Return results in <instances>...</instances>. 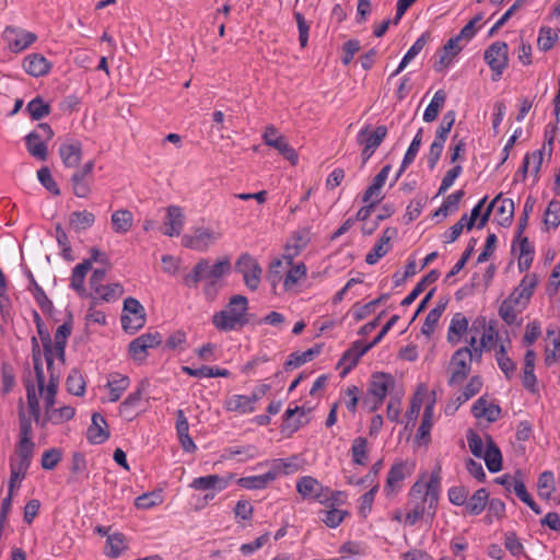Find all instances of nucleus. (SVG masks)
<instances>
[{
	"label": "nucleus",
	"mask_w": 560,
	"mask_h": 560,
	"mask_svg": "<svg viewBox=\"0 0 560 560\" xmlns=\"http://www.w3.org/2000/svg\"><path fill=\"white\" fill-rule=\"evenodd\" d=\"M248 301L241 294L231 296L228 305L212 316V324L219 331L238 330L249 323Z\"/></svg>",
	"instance_id": "1"
},
{
	"label": "nucleus",
	"mask_w": 560,
	"mask_h": 560,
	"mask_svg": "<svg viewBox=\"0 0 560 560\" xmlns=\"http://www.w3.org/2000/svg\"><path fill=\"white\" fill-rule=\"evenodd\" d=\"M230 270L231 260L229 257L218 260L212 266H210L208 259L202 258L194 266L192 270L184 277L183 282L188 288H197L198 283L205 279L208 281L205 287V291L208 293L209 290L214 287L215 281L230 272Z\"/></svg>",
	"instance_id": "2"
},
{
	"label": "nucleus",
	"mask_w": 560,
	"mask_h": 560,
	"mask_svg": "<svg viewBox=\"0 0 560 560\" xmlns=\"http://www.w3.org/2000/svg\"><path fill=\"white\" fill-rule=\"evenodd\" d=\"M38 130L31 131L25 138V144L27 152L39 161H46L48 159L47 142L54 138V130L51 127L42 122L37 126Z\"/></svg>",
	"instance_id": "3"
},
{
	"label": "nucleus",
	"mask_w": 560,
	"mask_h": 560,
	"mask_svg": "<svg viewBox=\"0 0 560 560\" xmlns=\"http://www.w3.org/2000/svg\"><path fill=\"white\" fill-rule=\"evenodd\" d=\"M120 320L126 332L135 334L145 325V310L137 299L129 296L124 301Z\"/></svg>",
	"instance_id": "4"
},
{
	"label": "nucleus",
	"mask_w": 560,
	"mask_h": 560,
	"mask_svg": "<svg viewBox=\"0 0 560 560\" xmlns=\"http://www.w3.org/2000/svg\"><path fill=\"white\" fill-rule=\"evenodd\" d=\"M409 512L406 514L405 522L413 526L418 521L425 520L432 523L438 508V501L429 495L420 500L408 501Z\"/></svg>",
	"instance_id": "5"
},
{
	"label": "nucleus",
	"mask_w": 560,
	"mask_h": 560,
	"mask_svg": "<svg viewBox=\"0 0 560 560\" xmlns=\"http://www.w3.org/2000/svg\"><path fill=\"white\" fill-rule=\"evenodd\" d=\"M235 270L243 276L244 283L249 290L258 289L262 269L252 255L242 254L235 262Z\"/></svg>",
	"instance_id": "6"
},
{
	"label": "nucleus",
	"mask_w": 560,
	"mask_h": 560,
	"mask_svg": "<svg viewBox=\"0 0 560 560\" xmlns=\"http://www.w3.org/2000/svg\"><path fill=\"white\" fill-rule=\"evenodd\" d=\"M222 234L218 231H213L209 228H196L192 234H185L182 237V244L184 247L206 252L213 243L220 240Z\"/></svg>",
	"instance_id": "7"
},
{
	"label": "nucleus",
	"mask_w": 560,
	"mask_h": 560,
	"mask_svg": "<svg viewBox=\"0 0 560 560\" xmlns=\"http://www.w3.org/2000/svg\"><path fill=\"white\" fill-rule=\"evenodd\" d=\"M485 60L493 71L492 80L498 81L509 63L508 44L504 42L491 44L485 50Z\"/></svg>",
	"instance_id": "8"
},
{
	"label": "nucleus",
	"mask_w": 560,
	"mask_h": 560,
	"mask_svg": "<svg viewBox=\"0 0 560 560\" xmlns=\"http://www.w3.org/2000/svg\"><path fill=\"white\" fill-rule=\"evenodd\" d=\"M278 129L269 125L266 127L265 132L262 135L264 142L278 150V152L292 165H296L299 155L296 151L287 142L285 137L282 135H278Z\"/></svg>",
	"instance_id": "9"
},
{
	"label": "nucleus",
	"mask_w": 560,
	"mask_h": 560,
	"mask_svg": "<svg viewBox=\"0 0 560 560\" xmlns=\"http://www.w3.org/2000/svg\"><path fill=\"white\" fill-rule=\"evenodd\" d=\"M394 386V378L390 374L376 372L372 375L369 385V395L373 396V405H371V412L378 409L383 404L388 388Z\"/></svg>",
	"instance_id": "10"
},
{
	"label": "nucleus",
	"mask_w": 560,
	"mask_h": 560,
	"mask_svg": "<svg viewBox=\"0 0 560 560\" xmlns=\"http://www.w3.org/2000/svg\"><path fill=\"white\" fill-rule=\"evenodd\" d=\"M93 170L94 161L91 160L71 175L70 182L72 184L73 194L78 198H86L90 195Z\"/></svg>",
	"instance_id": "11"
},
{
	"label": "nucleus",
	"mask_w": 560,
	"mask_h": 560,
	"mask_svg": "<svg viewBox=\"0 0 560 560\" xmlns=\"http://www.w3.org/2000/svg\"><path fill=\"white\" fill-rule=\"evenodd\" d=\"M466 349L459 348L450 360L451 375L447 382L450 386L462 383L471 371V364L466 357Z\"/></svg>",
	"instance_id": "12"
},
{
	"label": "nucleus",
	"mask_w": 560,
	"mask_h": 560,
	"mask_svg": "<svg viewBox=\"0 0 560 560\" xmlns=\"http://www.w3.org/2000/svg\"><path fill=\"white\" fill-rule=\"evenodd\" d=\"M296 490L303 498L316 499L320 502L327 499L328 488H324L317 479L305 476L298 480Z\"/></svg>",
	"instance_id": "13"
},
{
	"label": "nucleus",
	"mask_w": 560,
	"mask_h": 560,
	"mask_svg": "<svg viewBox=\"0 0 560 560\" xmlns=\"http://www.w3.org/2000/svg\"><path fill=\"white\" fill-rule=\"evenodd\" d=\"M109 430L105 418L100 412L92 415V423L88 428L86 439L92 444H102L109 439Z\"/></svg>",
	"instance_id": "14"
},
{
	"label": "nucleus",
	"mask_w": 560,
	"mask_h": 560,
	"mask_svg": "<svg viewBox=\"0 0 560 560\" xmlns=\"http://www.w3.org/2000/svg\"><path fill=\"white\" fill-rule=\"evenodd\" d=\"M23 69L32 77L46 75L51 69V62L42 54H31L23 60Z\"/></svg>",
	"instance_id": "15"
},
{
	"label": "nucleus",
	"mask_w": 560,
	"mask_h": 560,
	"mask_svg": "<svg viewBox=\"0 0 560 560\" xmlns=\"http://www.w3.org/2000/svg\"><path fill=\"white\" fill-rule=\"evenodd\" d=\"M185 224V215L183 209L178 206H170L166 209L165 231L167 236H178Z\"/></svg>",
	"instance_id": "16"
},
{
	"label": "nucleus",
	"mask_w": 560,
	"mask_h": 560,
	"mask_svg": "<svg viewBox=\"0 0 560 560\" xmlns=\"http://www.w3.org/2000/svg\"><path fill=\"white\" fill-rule=\"evenodd\" d=\"M82 143L74 140L69 143H62L59 148V155L66 167H78L82 160Z\"/></svg>",
	"instance_id": "17"
},
{
	"label": "nucleus",
	"mask_w": 560,
	"mask_h": 560,
	"mask_svg": "<svg viewBox=\"0 0 560 560\" xmlns=\"http://www.w3.org/2000/svg\"><path fill=\"white\" fill-rule=\"evenodd\" d=\"M387 136V127L384 125L377 126L373 132L370 133V126L363 128L357 138L359 144L366 145L374 151L381 145Z\"/></svg>",
	"instance_id": "18"
},
{
	"label": "nucleus",
	"mask_w": 560,
	"mask_h": 560,
	"mask_svg": "<svg viewBox=\"0 0 560 560\" xmlns=\"http://www.w3.org/2000/svg\"><path fill=\"white\" fill-rule=\"evenodd\" d=\"M373 346L370 343L363 345L361 340H357L352 343L351 348H349L341 357L339 364L348 363L347 368L343 370L342 374L348 373L351 369H353L358 363L360 358L365 354L369 350H371Z\"/></svg>",
	"instance_id": "19"
},
{
	"label": "nucleus",
	"mask_w": 560,
	"mask_h": 560,
	"mask_svg": "<svg viewBox=\"0 0 560 560\" xmlns=\"http://www.w3.org/2000/svg\"><path fill=\"white\" fill-rule=\"evenodd\" d=\"M536 352L532 349L527 350L524 355V368L522 383L524 388L535 394L537 392L536 383L537 378L534 373L535 370Z\"/></svg>",
	"instance_id": "20"
},
{
	"label": "nucleus",
	"mask_w": 560,
	"mask_h": 560,
	"mask_svg": "<svg viewBox=\"0 0 560 560\" xmlns=\"http://www.w3.org/2000/svg\"><path fill=\"white\" fill-rule=\"evenodd\" d=\"M537 282L538 280L535 273L526 275L509 296H513L514 303L518 304L524 300L523 304L526 305L534 293Z\"/></svg>",
	"instance_id": "21"
},
{
	"label": "nucleus",
	"mask_w": 560,
	"mask_h": 560,
	"mask_svg": "<svg viewBox=\"0 0 560 560\" xmlns=\"http://www.w3.org/2000/svg\"><path fill=\"white\" fill-rule=\"evenodd\" d=\"M260 399L258 394L252 396L234 395L225 401V407L230 411H238L242 413L254 411V404Z\"/></svg>",
	"instance_id": "22"
},
{
	"label": "nucleus",
	"mask_w": 560,
	"mask_h": 560,
	"mask_svg": "<svg viewBox=\"0 0 560 560\" xmlns=\"http://www.w3.org/2000/svg\"><path fill=\"white\" fill-rule=\"evenodd\" d=\"M91 270V260H83L77 265L72 270L70 287L81 296H89L84 287V279L86 273Z\"/></svg>",
	"instance_id": "23"
},
{
	"label": "nucleus",
	"mask_w": 560,
	"mask_h": 560,
	"mask_svg": "<svg viewBox=\"0 0 560 560\" xmlns=\"http://www.w3.org/2000/svg\"><path fill=\"white\" fill-rule=\"evenodd\" d=\"M482 456L489 471L498 472L502 469L501 451L490 435H487V447Z\"/></svg>",
	"instance_id": "24"
},
{
	"label": "nucleus",
	"mask_w": 560,
	"mask_h": 560,
	"mask_svg": "<svg viewBox=\"0 0 560 560\" xmlns=\"http://www.w3.org/2000/svg\"><path fill=\"white\" fill-rule=\"evenodd\" d=\"M229 486V480L218 475H208L192 480L190 487L196 490H219L222 491Z\"/></svg>",
	"instance_id": "25"
},
{
	"label": "nucleus",
	"mask_w": 560,
	"mask_h": 560,
	"mask_svg": "<svg viewBox=\"0 0 560 560\" xmlns=\"http://www.w3.org/2000/svg\"><path fill=\"white\" fill-rule=\"evenodd\" d=\"M130 384L129 377L119 373H112L108 376L106 387L109 389V400L115 402L118 401L122 393L128 388Z\"/></svg>",
	"instance_id": "26"
},
{
	"label": "nucleus",
	"mask_w": 560,
	"mask_h": 560,
	"mask_svg": "<svg viewBox=\"0 0 560 560\" xmlns=\"http://www.w3.org/2000/svg\"><path fill=\"white\" fill-rule=\"evenodd\" d=\"M149 386L148 380H142L139 383V386L136 392L128 395V397L120 404L119 406V413L128 420H131L133 418L132 412H130V409L136 407L140 400L142 399L143 390Z\"/></svg>",
	"instance_id": "27"
},
{
	"label": "nucleus",
	"mask_w": 560,
	"mask_h": 560,
	"mask_svg": "<svg viewBox=\"0 0 560 560\" xmlns=\"http://www.w3.org/2000/svg\"><path fill=\"white\" fill-rule=\"evenodd\" d=\"M468 328V319L463 313H456L448 327L447 331V341L452 345H456L459 342L460 337Z\"/></svg>",
	"instance_id": "28"
},
{
	"label": "nucleus",
	"mask_w": 560,
	"mask_h": 560,
	"mask_svg": "<svg viewBox=\"0 0 560 560\" xmlns=\"http://www.w3.org/2000/svg\"><path fill=\"white\" fill-rule=\"evenodd\" d=\"M308 241L307 232L294 233L292 241L287 243L285 253L283 254V259L287 260L288 265H291L294 257L298 256L304 247H306Z\"/></svg>",
	"instance_id": "29"
},
{
	"label": "nucleus",
	"mask_w": 560,
	"mask_h": 560,
	"mask_svg": "<svg viewBox=\"0 0 560 560\" xmlns=\"http://www.w3.org/2000/svg\"><path fill=\"white\" fill-rule=\"evenodd\" d=\"M113 230L118 234H126L130 231L133 224V215L127 209L115 211L110 218Z\"/></svg>",
	"instance_id": "30"
},
{
	"label": "nucleus",
	"mask_w": 560,
	"mask_h": 560,
	"mask_svg": "<svg viewBox=\"0 0 560 560\" xmlns=\"http://www.w3.org/2000/svg\"><path fill=\"white\" fill-rule=\"evenodd\" d=\"M489 501V492L486 488L478 489L465 503L466 511L470 515H479Z\"/></svg>",
	"instance_id": "31"
},
{
	"label": "nucleus",
	"mask_w": 560,
	"mask_h": 560,
	"mask_svg": "<svg viewBox=\"0 0 560 560\" xmlns=\"http://www.w3.org/2000/svg\"><path fill=\"white\" fill-rule=\"evenodd\" d=\"M513 490H514L515 494L525 504H527L534 513L541 514L540 508L537 505V503L533 500L530 494L527 492L524 481L522 479V472L520 470H517L513 477Z\"/></svg>",
	"instance_id": "32"
},
{
	"label": "nucleus",
	"mask_w": 560,
	"mask_h": 560,
	"mask_svg": "<svg viewBox=\"0 0 560 560\" xmlns=\"http://www.w3.org/2000/svg\"><path fill=\"white\" fill-rule=\"evenodd\" d=\"M440 277V271L432 269L413 288V290L401 301L402 306H408L424 291L425 287L434 283Z\"/></svg>",
	"instance_id": "33"
},
{
	"label": "nucleus",
	"mask_w": 560,
	"mask_h": 560,
	"mask_svg": "<svg viewBox=\"0 0 560 560\" xmlns=\"http://www.w3.org/2000/svg\"><path fill=\"white\" fill-rule=\"evenodd\" d=\"M320 353V346L316 345L306 351L299 353L293 352L289 355V359L284 363V369L287 371L299 368L300 365L313 360L314 357Z\"/></svg>",
	"instance_id": "34"
},
{
	"label": "nucleus",
	"mask_w": 560,
	"mask_h": 560,
	"mask_svg": "<svg viewBox=\"0 0 560 560\" xmlns=\"http://www.w3.org/2000/svg\"><path fill=\"white\" fill-rule=\"evenodd\" d=\"M435 402V398L432 399L431 402H429L423 411L422 421L418 429L416 439L419 443H428L430 440V430L432 427V417H433V406Z\"/></svg>",
	"instance_id": "35"
},
{
	"label": "nucleus",
	"mask_w": 560,
	"mask_h": 560,
	"mask_svg": "<svg viewBox=\"0 0 560 560\" xmlns=\"http://www.w3.org/2000/svg\"><path fill=\"white\" fill-rule=\"evenodd\" d=\"M276 477L277 474L270 470L260 476L242 477L237 480V483L245 489H264Z\"/></svg>",
	"instance_id": "36"
},
{
	"label": "nucleus",
	"mask_w": 560,
	"mask_h": 560,
	"mask_svg": "<svg viewBox=\"0 0 560 560\" xmlns=\"http://www.w3.org/2000/svg\"><path fill=\"white\" fill-rule=\"evenodd\" d=\"M182 371L195 377H228L230 375V371L226 369L212 368L208 365H202L198 369L185 365L182 366Z\"/></svg>",
	"instance_id": "37"
},
{
	"label": "nucleus",
	"mask_w": 560,
	"mask_h": 560,
	"mask_svg": "<svg viewBox=\"0 0 560 560\" xmlns=\"http://www.w3.org/2000/svg\"><path fill=\"white\" fill-rule=\"evenodd\" d=\"M445 101H446L445 91L444 90L436 91L423 114V120L425 122L434 121L438 118L440 110L444 106Z\"/></svg>",
	"instance_id": "38"
},
{
	"label": "nucleus",
	"mask_w": 560,
	"mask_h": 560,
	"mask_svg": "<svg viewBox=\"0 0 560 560\" xmlns=\"http://www.w3.org/2000/svg\"><path fill=\"white\" fill-rule=\"evenodd\" d=\"M34 448L35 443L32 440H19L16 446L19 462L16 465H20V470L28 469L32 462Z\"/></svg>",
	"instance_id": "39"
},
{
	"label": "nucleus",
	"mask_w": 560,
	"mask_h": 560,
	"mask_svg": "<svg viewBox=\"0 0 560 560\" xmlns=\"http://www.w3.org/2000/svg\"><path fill=\"white\" fill-rule=\"evenodd\" d=\"M95 222V215L86 210L83 211H74L70 214L69 223L70 226L77 231L80 232L82 230H85L90 226H92Z\"/></svg>",
	"instance_id": "40"
},
{
	"label": "nucleus",
	"mask_w": 560,
	"mask_h": 560,
	"mask_svg": "<svg viewBox=\"0 0 560 560\" xmlns=\"http://www.w3.org/2000/svg\"><path fill=\"white\" fill-rule=\"evenodd\" d=\"M85 386L86 383L83 375L79 370L73 369L66 380V387L68 393L81 397L85 393Z\"/></svg>",
	"instance_id": "41"
},
{
	"label": "nucleus",
	"mask_w": 560,
	"mask_h": 560,
	"mask_svg": "<svg viewBox=\"0 0 560 560\" xmlns=\"http://www.w3.org/2000/svg\"><path fill=\"white\" fill-rule=\"evenodd\" d=\"M430 38V33L425 32L423 33L410 47V49L407 51V54L404 56L399 67L393 72L392 75H397L402 69L408 65V62L413 59L427 45L428 40Z\"/></svg>",
	"instance_id": "42"
},
{
	"label": "nucleus",
	"mask_w": 560,
	"mask_h": 560,
	"mask_svg": "<svg viewBox=\"0 0 560 560\" xmlns=\"http://www.w3.org/2000/svg\"><path fill=\"white\" fill-rule=\"evenodd\" d=\"M26 112L33 120L37 121L48 116L51 112V107L48 103H45L40 96H36L27 103Z\"/></svg>",
	"instance_id": "43"
},
{
	"label": "nucleus",
	"mask_w": 560,
	"mask_h": 560,
	"mask_svg": "<svg viewBox=\"0 0 560 560\" xmlns=\"http://www.w3.org/2000/svg\"><path fill=\"white\" fill-rule=\"evenodd\" d=\"M28 279H30V288H28V290H31L33 292L34 299L36 300V302L40 306L42 311L43 312H51L52 303L48 299V296L46 295V293L44 292L42 287L36 282V280L34 279V277L32 275V272H28Z\"/></svg>",
	"instance_id": "44"
},
{
	"label": "nucleus",
	"mask_w": 560,
	"mask_h": 560,
	"mask_svg": "<svg viewBox=\"0 0 560 560\" xmlns=\"http://www.w3.org/2000/svg\"><path fill=\"white\" fill-rule=\"evenodd\" d=\"M26 388V398L27 406L31 413V417L35 420V422H39V400L36 394L35 385L31 380H27L25 383Z\"/></svg>",
	"instance_id": "45"
},
{
	"label": "nucleus",
	"mask_w": 560,
	"mask_h": 560,
	"mask_svg": "<svg viewBox=\"0 0 560 560\" xmlns=\"http://www.w3.org/2000/svg\"><path fill=\"white\" fill-rule=\"evenodd\" d=\"M538 494L541 498L549 499L555 491V478L551 471H544L539 475L537 481Z\"/></svg>",
	"instance_id": "46"
},
{
	"label": "nucleus",
	"mask_w": 560,
	"mask_h": 560,
	"mask_svg": "<svg viewBox=\"0 0 560 560\" xmlns=\"http://www.w3.org/2000/svg\"><path fill=\"white\" fill-rule=\"evenodd\" d=\"M32 359L34 364V371L37 382V387L39 394H43L44 392V382H45V374L43 369V360H42V350L40 347H32Z\"/></svg>",
	"instance_id": "47"
},
{
	"label": "nucleus",
	"mask_w": 560,
	"mask_h": 560,
	"mask_svg": "<svg viewBox=\"0 0 560 560\" xmlns=\"http://www.w3.org/2000/svg\"><path fill=\"white\" fill-rule=\"evenodd\" d=\"M106 542L109 547L107 555L112 558H117L122 552V550L127 548L126 536L122 533H114L108 535Z\"/></svg>",
	"instance_id": "48"
},
{
	"label": "nucleus",
	"mask_w": 560,
	"mask_h": 560,
	"mask_svg": "<svg viewBox=\"0 0 560 560\" xmlns=\"http://www.w3.org/2000/svg\"><path fill=\"white\" fill-rule=\"evenodd\" d=\"M368 440L365 438L359 436L353 440L351 453L352 460L358 465H365L368 458L366 452Z\"/></svg>",
	"instance_id": "49"
},
{
	"label": "nucleus",
	"mask_w": 560,
	"mask_h": 560,
	"mask_svg": "<svg viewBox=\"0 0 560 560\" xmlns=\"http://www.w3.org/2000/svg\"><path fill=\"white\" fill-rule=\"evenodd\" d=\"M19 423H20V433L19 440H32V420L31 417L26 416L23 407V400L19 401Z\"/></svg>",
	"instance_id": "50"
},
{
	"label": "nucleus",
	"mask_w": 560,
	"mask_h": 560,
	"mask_svg": "<svg viewBox=\"0 0 560 560\" xmlns=\"http://www.w3.org/2000/svg\"><path fill=\"white\" fill-rule=\"evenodd\" d=\"M558 34L550 27L542 26L539 31L537 46L542 51L550 50L558 40Z\"/></svg>",
	"instance_id": "51"
},
{
	"label": "nucleus",
	"mask_w": 560,
	"mask_h": 560,
	"mask_svg": "<svg viewBox=\"0 0 560 560\" xmlns=\"http://www.w3.org/2000/svg\"><path fill=\"white\" fill-rule=\"evenodd\" d=\"M498 214L501 217V219L498 221V223L501 226H510L513 222L514 218V202L512 199H503L501 205L497 208Z\"/></svg>",
	"instance_id": "52"
},
{
	"label": "nucleus",
	"mask_w": 560,
	"mask_h": 560,
	"mask_svg": "<svg viewBox=\"0 0 560 560\" xmlns=\"http://www.w3.org/2000/svg\"><path fill=\"white\" fill-rule=\"evenodd\" d=\"M47 413L48 419H52L54 424H61L71 420L75 415V410L71 406H62L60 408L54 407L50 410H47Z\"/></svg>",
	"instance_id": "53"
},
{
	"label": "nucleus",
	"mask_w": 560,
	"mask_h": 560,
	"mask_svg": "<svg viewBox=\"0 0 560 560\" xmlns=\"http://www.w3.org/2000/svg\"><path fill=\"white\" fill-rule=\"evenodd\" d=\"M389 250L388 238L381 237L377 243L374 245L372 250L365 256V262L369 265H374L384 257Z\"/></svg>",
	"instance_id": "54"
},
{
	"label": "nucleus",
	"mask_w": 560,
	"mask_h": 560,
	"mask_svg": "<svg viewBox=\"0 0 560 560\" xmlns=\"http://www.w3.org/2000/svg\"><path fill=\"white\" fill-rule=\"evenodd\" d=\"M560 202L551 200L545 211L544 223L547 228H558L560 224Z\"/></svg>",
	"instance_id": "55"
},
{
	"label": "nucleus",
	"mask_w": 560,
	"mask_h": 560,
	"mask_svg": "<svg viewBox=\"0 0 560 560\" xmlns=\"http://www.w3.org/2000/svg\"><path fill=\"white\" fill-rule=\"evenodd\" d=\"M291 268L288 271L283 285L288 290L292 288L296 282L306 276V266L303 262H300L298 265H293V262L290 265Z\"/></svg>",
	"instance_id": "56"
},
{
	"label": "nucleus",
	"mask_w": 560,
	"mask_h": 560,
	"mask_svg": "<svg viewBox=\"0 0 560 560\" xmlns=\"http://www.w3.org/2000/svg\"><path fill=\"white\" fill-rule=\"evenodd\" d=\"M517 304L514 303L513 296H508L499 307V315L508 325L514 324L516 319L517 314L514 311V306Z\"/></svg>",
	"instance_id": "57"
},
{
	"label": "nucleus",
	"mask_w": 560,
	"mask_h": 560,
	"mask_svg": "<svg viewBox=\"0 0 560 560\" xmlns=\"http://www.w3.org/2000/svg\"><path fill=\"white\" fill-rule=\"evenodd\" d=\"M387 294H383L380 298L359 306V304L354 305L353 315L355 320H362L370 314H372L377 305H380L384 300L387 299Z\"/></svg>",
	"instance_id": "58"
},
{
	"label": "nucleus",
	"mask_w": 560,
	"mask_h": 560,
	"mask_svg": "<svg viewBox=\"0 0 560 560\" xmlns=\"http://www.w3.org/2000/svg\"><path fill=\"white\" fill-rule=\"evenodd\" d=\"M36 39V34L32 32H21L18 38L10 43L9 47L11 51L20 52L30 47Z\"/></svg>",
	"instance_id": "59"
},
{
	"label": "nucleus",
	"mask_w": 560,
	"mask_h": 560,
	"mask_svg": "<svg viewBox=\"0 0 560 560\" xmlns=\"http://www.w3.org/2000/svg\"><path fill=\"white\" fill-rule=\"evenodd\" d=\"M1 380L2 393L9 394L15 386V374L13 366L8 362L1 364Z\"/></svg>",
	"instance_id": "60"
},
{
	"label": "nucleus",
	"mask_w": 560,
	"mask_h": 560,
	"mask_svg": "<svg viewBox=\"0 0 560 560\" xmlns=\"http://www.w3.org/2000/svg\"><path fill=\"white\" fill-rule=\"evenodd\" d=\"M38 180L42 183V185L49 190L52 195L59 196L61 194L58 184L52 178L50 171L47 166H44L38 170L37 172Z\"/></svg>",
	"instance_id": "61"
},
{
	"label": "nucleus",
	"mask_w": 560,
	"mask_h": 560,
	"mask_svg": "<svg viewBox=\"0 0 560 560\" xmlns=\"http://www.w3.org/2000/svg\"><path fill=\"white\" fill-rule=\"evenodd\" d=\"M406 464L397 463L392 466L388 471L386 487L393 489L396 485L405 479Z\"/></svg>",
	"instance_id": "62"
},
{
	"label": "nucleus",
	"mask_w": 560,
	"mask_h": 560,
	"mask_svg": "<svg viewBox=\"0 0 560 560\" xmlns=\"http://www.w3.org/2000/svg\"><path fill=\"white\" fill-rule=\"evenodd\" d=\"M424 392H425L424 385L423 384L419 385L417 393L413 395V397L411 399L410 408L406 413L407 418L411 421H413L418 418V415L422 407Z\"/></svg>",
	"instance_id": "63"
},
{
	"label": "nucleus",
	"mask_w": 560,
	"mask_h": 560,
	"mask_svg": "<svg viewBox=\"0 0 560 560\" xmlns=\"http://www.w3.org/2000/svg\"><path fill=\"white\" fill-rule=\"evenodd\" d=\"M456 113L455 110H448L444 114L442 121L436 130L435 137L441 140H446L448 133L455 122Z\"/></svg>",
	"instance_id": "64"
}]
</instances>
